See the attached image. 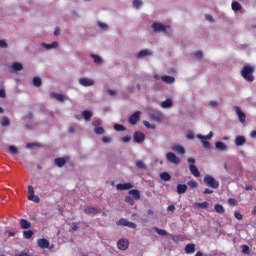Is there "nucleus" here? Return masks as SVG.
Listing matches in <instances>:
<instances>
[{"instance_id": "obj_1", "label": "nucleus", "mask_w": 256, "mask_h": 256, "mask_svg": "<svg viewBox=\"0 0 256 256\" xmlns=\"http://www.w3.org/2000/svg\"><path fill=\"white\" fill-rule=\"evenodd\" d=\"M253 73H255V68L251 65H246L241 70V76L245 81H248V83H253L255 81Z\"/></svg>"}, {"instance_id": "obj_2", "label": "nucleus", "mask_w": 256, "mask_h": 256, "mask_svg": "<svg viewBox=\"0 0 256 256\" xmlns=\"http://www.w3.org/2000/svg\"><path fill=\"white\" fill-rule=\"evenodd\" d=\"M204 183L207 187H211V189H219V181L209 174L204 176Z\"/></svg>"}, {"instance_id": "obj_3", "label": "nucleus", "mask_w": 256, "mask_h": 256, "mask_svg": "<svg viewBox=\"0 0 256 256\" xmlns=\"http://www.w3.org/2000/svg\"><path fill=\"white\" fill-rule=\"evenodd\" d=\"M92 125L94 127L95 135H103L105 133V129L101 127V125H103V121L101 119L97 118L92 122Z\"/></svg>"}, {"instance_id": "obj_4", "label": "nucleus", "mask_w": 256, "mask_h": 256, "mask_svg": "<svg viewBox=\"0 0 256 256\" xmlns=\"http://www.w3.org/2000/svg\"><path fill=\"white\" fill-rule=\"evenodd\" d=\"M213 137V132H210L208 135L204 136L201 134L197 135L198 139H202L203 147L204 149H211V143L207 141L208 139H211Z\"/></svg>"}, {"instance_id": "obj_5", "label": "nucleus", "mask_w": 256, "mask_h": 256, "mask_svg": "<svg viewBox=\"0 0 256 256\" xmlns=\"http://www.w3.org/2000/svg\"><path fill=\"white\" fill-rule=\"evenodd\" d=\"M166 159L169 163H173L174 165H179L181 163V159H179V157H177L173 152H168L166 154Z\"/></svg>"}, {"instance_id": "obj_6", "label": "nucleus", "mask_w": 256, "mask_h": 256, "mask_svg": "<svg viewBox=\"0 0 256 256\" xmlns=\"http://www.w3.org/2000/svg\"><path fill=\"white\" fill-rule=\"evenodd\" d=\"M117 248L120 251H127V249H129V240L127 238H121L117 242Z\"/></svg>"}, {"instance_id": "obj_7", "label": "nucleus", "mask_w": 256, "mask_h": 256, "mask_svg": "<svg viewBox=\"0 0 256 256\" xmlns=\"http://www.w3.org/2000/svg\"><path fill=\"white\" fill-rule=\"evenodd\" d=\"M140 119H141V111H136L129 117V123L130 125H137Z\"/></svg>"}, {"instance_id": "obj_8", "label": "nucleus", "mask_w": 256, "mask_h": 256, "mask_svg": "<svg viewBox=\"0 0 256 256\" xmlns=\"http://www.w3.org/2000/svg\"><path fill=\"white\" fill-rule=\"evenodd\" d=\"M167 28H169V26H165L159 22H154L152 24V29H154L155 33H159V32L165 33L167 31Z\"/></svg>"}, {"instance_id": "obj_9", "label": "nucleus", "mask_w": 256, "mask_h": 256, "mask_svg": "<svg viewBox=\"0 0 256 256\" xmlns=\"http://www.w3.org/2000/svg\"><path fill=\"white\" fill-rule=\"evenodd\" d=\"M28 200L34 201V203H39L40 199L39 196H35V190L33 186H28Z\"/></svg>"}, {"instance_id": "obj_10", "label": "nucleus", "mask_w": 256, "mask_h": 256, "mask_svg": "<svg viewBox=\"0 0 256 256\" xmlns=\"http://www.w3.org/2000/svg\"><path fill=\"white\" fill-rule=\"evenodd\" d=\"M133 184L131 182L117 184L116 189L118 191H128L129 189H133Z\"/></svg>"}, {"instance_id": "obj_11", "label": "nucleus", "mask_w": 256, "mask_h": 256, "mask_svg": "<svg viewBox=\"0 0 256 256\" xmlns=\"http://www.w3.org/2000/svg\"><path fill=\"white\" fill-rule=\"evenodd\" d=\"M79 83L80 85H82V87H91L93 85H95V81H93V79H89V78H80L79 79Z\"/></svg>"}, {"instance_id": "obj_12", "label": "nucleus", "mask_w": 256, "mask_h": 256, "mask_svg": "<svg viewBox=\"0 0 256 256\" xmlns=\"http://www.w3.org/2000/svg\"><path fill=\"white\" fill-rule=\"evenodd\" d=\"M128 195H130L134 201H139V199H141V191L138 189L129 190Z\"/></svg>"}, {"instance_id": "obj_13", "label": "nucleus", "mask_w": 256, "mask_h": 256, "mask_svg": "<svg viewBox=\"0 0 256 256\" xmlns=\"http://www.w3.org/2000/svg\"><path fill=\"white\" fill-rule=\"evenodd\" d=\"M84 213L86 215H97L98 213H101V209L96 207H86Z\"/></svg>"}, {"instance_id": "obj_14", "label": "nucleus", "mask_w": 256, "mask_h": 256, "mask_svg": "<svg viewBox=\"0 0 256 256\" xmlns=\"http://www.w3.org/2000/svg\"><path fill=\"white\" fill-rule=\"evenodd\" d=\"M169 237H170V239H172V241L174 243H179V242L185 241V239H187L186 235H177V236H175L173 234H169Z\"/></svg>"}, {"instance_id": "obj_15", "label": "nucleus", "mask_w": 256, "mask_h": 256, "mask_svg": "<svg viewBox=\"0 0 256 256\" xmlns=\"http://www.w3.org/2000/svg\"><path fill=\"white\" fill-rule=\"evenodd\" d=\"M134 141L135 143H143L145 141V134L141 132L134 133Z\"/></svg>"}, {"instance_id": "obj_16", "label": "nucleus", "mask_w": 256, "mask_h": 256, "mask_svg": "<svg viewBox=\"0 0 256 256\" xmlns=\"http://www.w3.org/2000/svg\"><path fill=\"white\" fill-rule=\"evenodd\" d=\"M37 245L40 247V249H48L49 242L45 238H40L37 240Z\"/></svg>"}, {"instance_id": "obj_17", "label": "nucleus", "mask_w": 256, "mask_h": 256, "mask_svg": "<svg viewBox=\"0 0 256 256\" xmlns=\"http://www.w3.org/2000/svg\"><path fill=\"white\" fill-rule=\"evenodd\" d=\"M189 170L190 173L195 176V177H201V172H199V169L197 168V166H195V164H190L189 165Z\"/></svg>"}, {"instance_id": "obj_18", "label": "nucleus", "mask_w": 256, "mask_h": 256, "mask_svg": "<svg viewBox=\"0 0 256 256\" xmlns=\"http://www.w3.org/2000/svg\"><path fill=\"white\" fill-rule=\"evenodd\" d=\"M235 111L238 115V119L240 121V123H245V119H246V116L245 114L243 113V111H241V108H239L238 106L235 107Z\"/></svg>"}, {"instance_id": "obj_19", "label": "nucleus", "mask_w": 256, "mask_h": 256, "mask_svg": "<svg viewBox=\"0 0 256 256\" xmlns=\"http://www.w3.org/2000/svg\"><path fill=\"white\" fill-rule=\"evenodd\" d=\"M162 109H169L170 107H173V100L171 98L166 99L161 103Z\"/></svg>"}, {"instance_id": "obj_20", "label": "nucleus", "mask_w": 256, "mask_h": 256, "mask_svg": "<svg viewBox=\"0 0 256 256\" xmlns=\"http://www.w3.org/2000/svg\"><path fill=\"white\" fill-rule=\"evenodd\" d=\"M177 193L178 195H183L187 193V185L186 184H178L177 185Z\"/></svg>"}, {"instance_id": "obj_21", "label": "nucleus", "mask_w": 256, "mask_h": 256, "mask_svg": "<svg viewBox=\"0 0 256 256\" xmlns=\"http://www.w3.org/2000/svg\"><path fill=\"white\" fill-rule=\"evenodd\" d=\"M172 150H174L179 155H185V148L181 145H174Z\"/></svg>"}, {"instance_id": "obj_22", "label": "nucleus", "mask_w": 256, "mask_h": 256, "mask_svg": "<svg viewBox=\"0 0 256 256\" xmlns=\"http://www.w3.org/2000/svg\"><path fill=\"white\" fill-rule=\"evenodd\" d=\"M215 147L216 149H218V151H227V146L225 145V143L221 142V141H217L215 143Z\"/></svg>"}, {"instance_id": "obj_23", "label": "nucleus", "mask_w": 256, "mask_h": 256, "mask_svg": "<svg viewBox=\"0 0 256 256\" xmlns=\"http://www.w3.org/2000/svg\"><path fill=\"white\" fill-rule=\"evenodd\" d=\"M184 251H185V253H187L188 255L193 254V252L195 251V244H187V245L185 246Z\"/></svg>"}, {"instance_id": "obj_24", "label": "nucleus", "mask_w": 256, "mask_h": 256, "mask_svg": "<svg viewBox=\"0 0 256 256\" xmlns=\"http://www.w3.org/2000/svg\"><path fill=\"white\" fill-rule=\"evenodd\" d=\"M246 142L247 140L243 136H237L235 139V145H237L238 147H240L241 145H245Z\"/></svg>"}, {"instance_id": "obj_25", "label": "nucleus", "mask_w": 256, "mask_h": 256, "mask_svg": "<svg viewBox=\"0 0 256 256\" xmlns=\"http://www.w3.org/2000/svg\"><path fill=\"white\" fill-rule=\"evenodd\" d=\"M55 165H57V167H63L66 163H67V159L65 158H56L54 160Z\"/></svg>"}, {"instance_id": "obj_26", "label": "nucleus", "mask_w": 256, "mask_h": 256, "mask_svg": "<svg viewBox=\"0 0 256 256\" xmlns=\"http://www.w3.org/2000/svg\"><path fill=\"white\" fill-rule=\"evenodd\" d=\"M20 225H21V228H22V229H30V227H31V222H29V221L26 220V219H21V220H20Z\"/></svg>"}, {"instance_id": "obj_27", "label": "nucleus", "mask_w": 256, "mask_h": 256, "mask_svg": "<svg viewBox=\"0 0 256 256\" xmlns=\"http://www.w3.org/2000/svg\"><path fill=\"white\" fill-rule=\"evenodd\" d=\"M82 117L86 120V121H91V117H93V113L89 110H85L82 112Z\"/></svg>"}, {"instance_id": "obj_28", "label": "nucleus", "mask_w": 256, "mask_h": 256, "mask_svg": "<svg viewBox=\"0 0 256 256\" xmlns=\"http://www.w3.org/2000/svg\"><path fill=\"white\" fill-rule=\"evenodd\" d=\"M162 81L164 83H167L168 85H171V83H175V78L173 76H162Z\"/></svg>"}, {"instance_id": "obj_29", "label": "nucleus", "mask_w": 256, "mask_h": 256, "mask_svg": "<svg viewBox=\"0 0 256 256\" xmlns=\"http://www.w3.org/2000/svg\"><path fill=\"white\" fill-rule=\"evenodd\" d=\"M58 45L59 43L57 42H52L51 44L43 43L42 47H44L45 49H57Z\"/></svg>"}, {"instance_id": "obj_30", "label": "nucleus", "mask_w": 256, "mask_h": 256, "mask_svg": "<svg viewBox=\"0 0 256 256\" xmlns=\"http://www.w3.org/2000/svg\"><path fill=\"white\" fill-rule=\"evenodd\" d=\"M50 97H53L57 101H61V102L65 101V96H63V94L51 93Z\"/></svg>"}, {"instance_id": "obj_31", "label": "nucleus", "mask_w": 256, "mask_h": 256, "mask_svg": "<svg viewBox=\"0 0 256 256\" xmlns=\"http://www.w3.org/2000/svg\"><path fill=\"white\" fill-rule=\"evenodd\" d=\"M151 119L152 121H158V122L163 121V114L161 113L152 114Z\"/></svg>"}, {"instance_id": "obj_32", "label": "nucleus", "mask_w": 256, "mask_h": 256, "mask_svg": "<svg viewBox=\"0 0 256 256\" xmlns=\"http://www.w3.org/2000/svg\"><path fill=\"white\" fill-rule=\"evenodd\" d=\"M153 229H154L155 233H157L161 237H165V236L169 235V233H167L165 230L160 229L158 227H154Z\"/></svg>"}, {"instance_id": "obj_33", "label": "nucleus", "mask_w": 256, "mask_h": 256, "mask_svg": "<svg viewBox=\"0 0 256 256\" xmlns=\"http://www.w3.org/2000/svg\"><path fill=\"white\" fill-rule=\"evenodd\" d=\"M214 210H215L216 213H219V214L225 213V208L221 204H216L214 206Z\"/></svg>"}, {"instance_id": "obj_34", "label": "nucleus", "mask_w": 256, "mask_h": 256, "mask_svg": "<svg viewBox=\"0 0 256 256\" xmlns=\"http://www.w3.org/2000/svg\"><path fill=\"white\" fill-rule=\"evenodd\" d=\"M194 207H199L200 209H207V207H209V202H198L194 204Z\"/></svg>"}, {"instance_id": "obj_35", "label": "nucleus", "mask_w": 256, "mask_h": 256, "mask_svg": "<svg viewBox=\"0 0 256 256\" xmlns=\"http://www.w3.org/2000/svg\"><path fill=\"white\" fill-rule=\"evenodd\" d=\"M160 179L162 181H171V175L169 173H167V172H162L160 174Z\"/></svg>"}, {"instance_id": "obj_36", "label": "nucleus", "mask_w": 256, "mask_h": 256, "mask_svg": "<svg viewBox=\"0 0 256 256\" xmlns=\"http://www.w3.org/2000/svg\"><path fill=\"white\" fill-rule=\"evenodd\" d=\"M124 201H125V203H128V205H130L131 207H133V205H135V200L130 195L126 196L124 198Z\"/></svg>"}, {"instance_id": "obj_37", "label": "nucleus", "mask_w": 256, "mask_h": 256, "mask_svg": "<svg viewBox=\"0 0 256 256\" xmlns=\"http://www.w3.org/2000/svg\"><path fill=\"white\" fill-rule=\"evenodd\" d=\"M12 69L14 71H22L23 70V65L19 62H15L12 64Z\"/></svg>"}, {"instance_id": "obj_38", "label": "nucleus", "mask_w": 256, "mask_h": 256, "mask_svg": "<svg viewBox=\"0 0 256 256\" xmlns=\"http://www.w3.org/2000/svg\"><path fill=\"white\" fill-rule=\"evenodd\" d=\"M241 9H243V8L241 7V4L239 2H237V1L232 2V10L233 11H241Z\"/></svg>"}, {"instance_id": "obj_39", "label": "nucleus", "mask_w": 256, "mask_h": 256, "mask_svg": "<svg viewBox=\"0 0 256 256\" xmlns=\"http://www.w3.org/2000/svg\"><path fill=\"white\" fill-rule=\"evenodd\" d=\"M128 223H129V220H127V219H125V218H122V219H120V220L116 223V225H118V226H120V227H127Z\"/></svg>"}, {"instance_id": "obj_40", "label": "nucleus", "mask_w": 256, "mask_h": 256, "mask_svg": "<svg viewBox=\"0 0 256 256\" xmlns=\"http://www.w3.org/2000/svg\"><path fill=\"white\" fill-rule=\"evenodd\" d=\"M91 57L94 59V63H96V65H101L103 63V60L98 55L91 54Z\"/></svg>"}, {"instance_id": "obj_41", "label": "nucleus", "mask_w": 256, "mask_h": 256, "mask_svg": "<svg viewBox=\"0 0 256 256\" xmlns=\"http://www.w3.org/2000/svg\"><path fill=\"white\" fill-rule=\"evenodd\" d=\"M42 83L43 82L41 81V78H39V77H34L33 78L34 87H41Z\"/></svg>"}, {"instance_id": "obj_42", "label": "nucleus", "mask_w": 256, "mask_h": 256, "mask_svg": "<svg viewBox=\"0 0 256 256\" xmlns=\"http://www.w3.org/2000/svg\"><path fill=\"white\" fill-rule=\"evenodd\" d=\"M24 239H31L33 237V232L31 230H26L23 232Z\"/></svg>"}, {"instance_id": "obj_43", "label": "nucleus", "mask_w": 256, "mask_h": 256, "mask_svg": "<svg viewBox=\"0 0 256 256\" xmlns=\"http://www.w3.org/2000/svg\"><path fill=\"white\" fill-rule=\"evenodd\" d=\"M146 55H151V51H149V50H141L138 53L137 57H146Z\"/></svg>"}, {"instance_id": "obj_44", "label": "nucleus", "mask_w": 256, "mask_h": 256, "mask_svg": "<svg viewBox=\"0 0 256 256\" xmlns=\"http://www.w3.org/2000/svg\"><path fill=\"white\" fill-rule=\"evenodd\" d=\"M241 250H242V253H244L245 255H249V253H251L249 246H247L245 244L241 246Z\"/></svg>"}, {"instance_id": "obj_45", "label": "nucleus", "mask_w": 256, "mask_h": 256, "mask_svg": "<svg viewBox=\"0 0 256 256\" xmlns=\"http://www.w3.org/2000/svg\"><path fill=\"white\" fill-rule=\"evenodd\" d=\"M188 187H191V189H197L198 184L195 180H191L187 183Z\"/></svg>"}, {"instance_id": "obj_46", "label": "nucleus", "mask_w": 256, "mask_h": 256, "mask_svg": "<svg viewBox=\"0 0 256 256\" xmlns=\"http://www.w3.org/2000/svg\"><path fill=\"white\" fill-rule=\"evenodd\" d=\"M136 167H138V169H147V166L145 165V163H143V161L138 160L136 162Z\"/></svg>"}, {"instance_id": "obj_47", "label": "nucleus", "mask_w": 256, "mask_h": 256, "mask_svg": "<svg viewBox=\"0 0 256 256\" xmlns=\"http://www.w3.org/2000/svg\"><path fill=\"white\" fill-rule=\"evenodd\" d=\"M143 5V2L141 0H134L133 1V7L135 9H139V7H141Z\"/></svg>"}, {"instance_id": "obj_48", "label": "nucleus", "mask_w": 256, "mask_h": 256, "mask_svg": "<svg viewBox=\"0 0 256 256\" xmlns=\"http://www.w3.org/2000/svg\"><path fill=\"white\" fill-rule=\"evenodd\" d=\"M9 124H10L9 118H7V117L2 118V120H1L2 127H7V125H9Z\"/></svg>"}, {"instance_id": "obj_49", "label": "nucleus", "mask_w": 256, "mask_h": 256, "mask_svg": "<svg viewBox=\"0 0 256 256\" xmlns=\"http://www.w3.org/2000/svg\"><path fill=\"white\" fill-rule=\"evenodd\" d=\"M9 151L12 155H17V153H19V150L15 146H9Z\"/></svg>"}, {"instance_id": "obj_50", "label": "nucleus", "mask_w": 256, "mask_h": 256, "mask_svg": "<svg viewBox=\"0 0 256 256\" xmlns=\"http://www.w3.org/2000/svg\"><path fill=\"white\" fill-rule=\"evenodd\" d=\"M114 129H115V131H125V126H123L121 124H115Z\"/></svg>"}, {"instance_id": "obj_51", "label": "nucleus", "mask_w": 256, "mask_h": 256, "mask_svg": "<svg viewBox=\"0 0 256 256\" xmlns=\"http://www.w3.org/2000/svg\"><path fill=\"white\" fill-rule=\"evenodd\" d=\"M234 217H235V219H237L238 221H241V219H243V215H242L239 211H235V212H234Z\"/></svg>"}, {"instance_id": "obj_52", "label": "nucleus", "mask_w": 256, "mask_h": 256, "mask_svg": "<svg viewBox=\"0 0 256 256\" xmlns=\"http://www.w3.org/2000/svg\"><path fill=\"white\" fill-rule=\"evenodd\" d=\"M143 123L147 129H155V125H151V123H149V121H144Z\"/></svg>"}, {"instance_id": "obj_53", "label": "nucleus", "mask_w": 256, "mask_h": 256, "mask_svg": "<svg viewBox=\"0 0 256 256\" xmlns=\"http://www.w3.org/2000/svg\"><path fill=\"white\" fill-rule=\"evenodd\" d=\"M196 59H203V52L202 51H196L194 53Z\"/></svg>"}, {"instance_id": "obj_54", "label": "nucleus", "mask_w": 256, "mask_h": 256, "mask_svg": "<svg viewBox=\"0 0 256 256\" xmlns=\"http://www.w3.org/2000/svg\"><path fill=\"white\" fill-rule=\"evenodd\" d=\"M126 227H129L130 229H137V224L135 222H129Z\"/></svg>"}, {"instance_id": "obj_55", "label": "nucleus", "mask_w": 256, "mask_h": 256, "mask_svg": "<svg viewBox=\"0 0 256 256\" xmlns=\"http://www.w3.org/2000/svg\"><path fill=\"white\" fill-rule=\"evenodd\" d=\"M228 203H229L230 205H237V200H236L235 198H229V199H228Z\"/></svg>"}, {"instance_id": "obj_56", "label": "nucleus", "mask_w": 256, "mask_h": 256, "mask_svg": "<svg viewBox=\"0 0 256 256\" xmlns=\"http://www.w3.org/2000/svg\"><path fill=\"white\" fill-rule=\"evenodd\" d=\"M100 29H103L104 31L107 30V24L103 23V22H100L98 23Z\"/></svg>"}, {"instance_id": "obj_57", "label": "nucleus", "mask_w": 256, "mask_h": 256, "mask_svg": "<svg viewBox=\"0 0 256 256\" xmlns=\"http://www.w3.org/2000/svg\"><path fill=\"white\" fill-rule=\"evenodd\" d=\"M122 141H123V143H129V141H131V136H124L122 138Z\"/></svg>"}, {"instance_id": "obj_58", "label": "nucleus", "mask_w": 256, "mask_h": 256, "mask_svg": "<svg viewBox=\"0 0 256 256\" xmlns=\"http://www.w3.org/2000/svg\"><path fill=\"white\" fill-rule=\"evenodd\" d=\"M203 193H204V195H211L213 193V190L206 188V189H204Z\"/></svg>"}, {"instance_id": "obj_59", "label": "nucleus", "mask_w": 256, "mask_h": 256, "mask_svg": "<svg viewBox=\"0 0 256 256\" xmlns=\"http://www.w3.org/2000/svg\"><path fill=\"white\" fill-rule=\"evenodd\" d=\"M0 47L7 48V42L5 40H0Z\"/></svg>"}, {"instance_id": "obj_60", "label": "nucleus", "mask_w": 256, "mask_h": 256, "mask_svg": "<svg viewBox=\"0 0 256 256\" xmlns=\"http://www.w3.org/2000/svg\"><path fill=\"white\" fill-rule=\"evenodd\" d=\"M102 141H103V143H111V138H109V137H107V136H104V137L102 138Z\"/></svg>"}, {"instance_id": "obj_61", "label": "nucleus", "mask_w": 256, "mask_h": 256, "mask_svg": "<svg viewBox=\"0 0 256 256\" xmlns=\"http://www.w3.org/2000/svg\"><path fill=\"white\" fill-rule=\"evenodd\" d=\"M187 139H195V135L193 134V132L187 133Z\"/></svg>"}, {"instance_id": "obj_62", "label": "nucleus", "mask_w": 256, "mask_h": 256, "mask_svg": "<svg viewBox=\"0 0 256 256\" xmlns=\"http://www.w3.org/2000/svg\"><path fill=\"white\" fill-rule=\"evenodd\" d=\"M209 105L211 107H217V105H219V103L217 101H210Z\"/></svg>"}, {"instance_id": "obj_63", "label": "nucleus", "mask_w": 256, "mask_h": 256, "mask_svg": "<svg viewBox=\"0 0 256 256\" xmlns=\"http://www.w3.org/2000/svg\"><path fill=\"white\" fill-rule=\"evenodd\" d=\"M167 211H175V205H169Z\"/></svg>"}, {"instance_id": "obj_64", "label": "nucleus", "mask_w": 256, "mask_h": 256, "mask_svg": "<svg viewBox=\"0 0 256 256\" xmlns=\"http://www.w3.org/2000/svg\"><path fill=\"white\" fill-rule=\"evenodd\" d=\"M15 256H29L26 252H20L19 254H16Z\"/></svg>"}]
</instances>
